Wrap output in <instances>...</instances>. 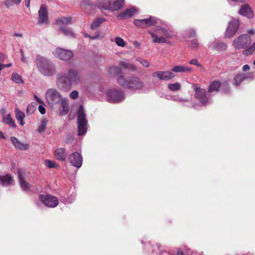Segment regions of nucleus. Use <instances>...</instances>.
Segmentation results:
<instances>
[{"label": "nucleus", "instance_id": "nucleus-1", "mask_svg": "<svg viewBox=\"0 0 255 255\" xmlns=\"http://www.w3.org/2000/svg\"><path fill=\"white\" fill-rule=\"evenodd\" d=\"M36 64L39 72L45 76L51 77L56 73L55 65L49 59L40 55L36 56Z\"/></svg>", "mask_w": 255, "mask_h": 255}, {"label": "nucleus", "instance_id": "nucleus-2", "mask_svg": "<svg viewBox=\"0 0 255 255\" xmlns=\"http://www.w3.org/2000/svg\"><path fill=\"white\" fill-rule=\"evenodd\" d=\"M117 81L119 84L124 88L135 91L142 90L144 86L142 81L134 76L126 79L123 75H120L118 78Z\"/></svg>", "mask_w": 255, "mask_h": 255}, {"label": "nucleus", "instance_id": "nucleus-3", "mask_svg": "<svg viewBox=\"0 0 255 255\" xmlns=\"http://www.w3.org/2000/svg\"><path fill=\"white\" fill-rule=\"evenodd\" d=\"M78 135H85L88 129V120L83 105H80L77 113Z\"/></svg>", "mask_w": 255, "mask_h": 255}, {"label": "nucleus", "instance_id": "nucleus-4", "mask_svg": "<svg viewBox=\"0 0 255 255\" xmlns=\"http://www.w3.org/2000/svg\"><path fill=\"white\" fill-rule=\"evenodd\" d=\"M106 96L109 102L116 104L125 100V93L121 90L111 89L107 91Z\"/></svg>", "mask_w": 255, "mask_h": 255}, {"label": "nucleus", "instance_id": "nucleus-5", "mask_svg": "<svg viewBox=\"0 0 255 255\" xmlns=\"http://www.w3.org/2000/svg\"><path fill=\"white\" fill-rule=\"evenodd\" d=\"M56 85L61 91L67 92L71 89L72 84L65 73H61L57 76Z\"/></svg>", "mask_w": 255, "mask_h": 255}, {"label": "nucleus", "instance_id": "nucleus-6", "mask_svg": "<svg viewBox=\"0 0 255 255\" xmlns=\"http://www.w3.org/2000/svg\"><path fill=\"white\" fill-rule=\"evenodd\" d=\"M251 41V37L249 35L242 34L234 39L233 45L236 49H246L250 45Z\"/></svg>", "mask_w": 255, "mask_h": 255}, {"label": "nucleus", "instance_id": "nucleus-7", "mask_svg": "<svg viewBox=\"0 0 255 255\" xmlns=\"http://www.w3.org/2000/svg\"><path fill=\"white\" fill-rule=\"evenodd\" d=\"M45 98L50 105L59 104L62 99L61 94L54 88L49 89L47 90L45 93Z\"/></svg>", "mask_w": 255, "mask_h": 255}, {"label": "nucleus", "instance_id": "nucleus-8", "mask_svg": "<svg viewBox=\"0 0 255 255\" xmlns=\"http://www.w3.org/2000/svg\"><path fill=\"white\" fill-rule=\"evenodd\" d=\"M155 31L158 34H163L166 38L170 39L174 35L173 28L165 21L161 22V26H156Z\"/></svg>", "mask_w": 255, "mask_h": 255}, {"label": "nucleus", "instance_id": "nucleus-9", "mask_svg": "<svg viewBox=\"0 0 255 255\" xmlns=\"http://www.w3.org/2000/svg\"><path fill=\"white\" fill-rule=\"evenodd\" d=\"M39 199L47 207L54 208L58 204L57 198L49 194H40L39 195Z\"/></svg>", "mask_w": 255, "mask_h": 255}, {"label": "nucleus", "instance_id": "nucleus-10", "mask_svg": "<svg viewBox=\"0 0 255 255\" xmlns=\"http://www.w3.org/2000/svg\"><path fill=\"white\" fill-rule=\"evenodd\" d=\"M67 77L72 84L78 85L82 82V76L77 69L71 68L68 70Z\"/></svg>", "mask_w": 255, "mask_h": 255}, {"label": "nucleus", "instance_id": "nucleus-11", "mask_svg": "<svg viewBox=\"0 0 255 255\" xmlns=\"http://www.w3.org/2000/svg\"><path fill=\"white\" fill-rule=\"evenodd\" d=\"M195 96L203 106H205L210 103L209 96L207 95L205 89L197 87L195 89Z\"/></svg>", "mask_w": 255, "mask_h": 255}, {"label": "nucleus", "instance_id": "nucleus-12", "mask_svg": "<svg viewBox=\"0 0 255 255\" xmlns=\"http://www.w3.org/2000/svg\"><path fill=\"white\" fill-rule=\"evenodd\" d=\"M53 54L56 57L63 61L70 60L73 56V54L71 51L60 48H56L54 52H53Z\"/></svg>", "mask_w": 255, "mask_h": 255}, {"label": "nucleus", "instance_id": "nucleus-13", "mask_svg": "<svg viewBox=\"0 0 255 255\" xmlns=\"http://www.w3.org/2000/svg\"><path fill=\"white\" fill-rule=\"evenodd\" d=\"M68 160L73 166L77 168H80L82 165L83 157L80 153L77 151L70 154Z\"/></svg>", "mask_w": 255, "mask_h": 255}, {"label": "nucleus", "instance_id": "nucleus-14", "mask_svg": "<svg viewBox=\"0 0 255 255\" xmlns=\"http://www.w3.org/2000/svg\"><path fill=\"white\" fill-rule=\"evenodd\" d=\"M175 76V75L170 71H159L152 74V77L157 78L160 80L169 81Z\"/></svg>", "mask_w": 255, "mask_h": 255}, {"label": "nucleus", "instance_id": "nucleus-15", "mask_svg": "<svg viewBox=\"0 0 255 255\" xmlns=\"http://www.w3.org/2000/svg\"><path fill=\"white\" fill-rule=\"evenodd\" d=\"M141 244L143 245L145 250H147L149 247H151L152 249L151 251L152 255H160L163 252V248L158 244L152 245L150 241H141Z\"/></svg>", "mask_w": 255, "mask_h": 255}, {"label": "nucleus", "instance_id": "nucleus-16", "mask_svg": "<svg viewBox=\"0 0 255 255\" xmlns=\"http://www.w3.org/2000/svg\"><path fill=\"white\" fill-rule=\"evenodd\" d=\"M239 26V23L238 20H233L231 21L225 33L226 37L229 38L233 36L237 32Z\"/></svg>", "mask_w": 255, "mask_h": 255}, {"label": "nucleus", "instance_id": "nucleus-17", "mask_svg": "<svg viewBox=\"0 0 255 255\" xmlns=\"http://www.w3.org/2000/svg\"><path fill=\"white\" fill-rule=\"evenodd\" d=\"M39 20L38 22L40 24L47 23L48 20V12L46 7L45 6H41L38 11Z\"/></svg>", "mask_w": 255, "mask_h": 255}, {"label": "nucleus", "instance_id": "nucleus-18", "mask_svg": "<svg viewBox=\"0 0 255 255\" xmlns=\"http://www.w3.org/2000/svg\"><path fill=\"white\" fill-rule=\"evenodd\" d=\"M239 13L249 18H251L254 16L253 11L249 5L242 6L239 10Z\"/></svg>", "mask_w": 255, "mask_h": 255}, {"label": "nucleus", "instance_id": "nucleus-19", "mask_svg": "<svg viewBox=\"0 0 255 255\" xmlns=\"http://www.w3.org/2000/svg\"><path fill=\"white\" fill-rule=\"evenodd\" d=\"M12 177L8 174L0 176V185L2 186H8L12 184Z\"/></svg>", "mask_w": 255, "mask_h": 255}, {"label": "nucleus", "instance_id": "nucleus-20", "mask_svg": "<svg viewBox=\"0 0 255 255\" xmlns=\"http://www.w3.org/2000/svg\"><path fill=\"white\" fill-rule=\"evenodd\" d=\"M10 141L14 144L15 147L21 150H26L29 147V145L27 143H23L20 142L15 137H11Z\"/></svg>", "mask_w": 255, "mask_h": 255}, {"label": "nucleus", "instance_id": "nucleus-21", "mask_svg": "<svg viewBox=\"0 0 255 255\" xmlns=\"http://www.w3.org/2000/svg\"><path fill=\"white\" fill-rule=\"evenodd\" d=\"M55 156L58 160L61 161H65L67 156L66 149L63 148H57L55 151Z\"/></svg>", "mask_w": 255, "mask_h": 255}, {"label": "nucleus", "instance_id": "nucleus-22", "mask_svg": "<svg viewBox=\"0 0 255 255\" xmlns=\"http://www.w3.org/2000/svg\"><path fill=\"white\" fill-rule=\"evenodd\" d=\"M23 175L24 173L21 170H18V178L20 186L23 190L26 191L29 190V184L24 179Z\"/></svg>", "mask_w": 255, "mask_h": 255}, {"label": "nucleus", "instance_id": "nucleus-23", "mask_svg": "<svg viewBox=\"0 0 255 255\" xmlns=\"http://www.w3.org/2000/svg\"><path fill=\"white\" fill-rule=\"evenodd\" d=\"M172 73H190L192 69L188 66L184 65H177L173 67L171 69Z\"/></svg>", "mask_w": 255, "mask_h": 255}, {"label": "nucleus", "instance_id": "nucleus-24", "mask_svg": "<svg viewBox=\"0 0 255 255\" xmlns=\"http://www.w3.org/2000/svg\"><path fill=\"white\" fill-rule=\"evenodd\" d=\"M253 74H239L237 75L235 78L234 80L236 86H239L241 83L244 80L248 78H252Z\"/></svg>", "mask_w": 255, "mask_h": 255}, {"label": "nucleus", "instance_id": "nucleus-25", "mask_svg": "<svg viewBox=\"0 0 255 255\" xmlns=\"http://www.w3.org/2000/svg\"><path fill=\"white\" fill-rule=\"evenodd\" d=\"M111 0H97V5L99 8L110 11Z\"/></svg>", "mask_w": 255, "mask_h": 255}, {"label": "nucleus", "instance_id": "nucleus-26", "mask_svg": "<svg viewBox=\"0 0 255 255\" xmlns=\"http://www.w3.org/2000/svg\"><path fill=\"white\" fill-rule=\"evenodd\" d=\"M136 9L134 7L127 8L124 12L119 14L117 17L122 19L127 17H130L133 15Z\"/></svg>", "mask_w": 255, "mask_h": 255}, {"label": "nucleus", "instance_id": "nucleus-27", "mask_svg": "<svg viewBox=\"0 0 255 255\" xmlns=\"http://www.w3.org/2000/svg\"><path fill=\"white\" fill-rule=\"evenodd\" d=\"M110 11H114L121 9L124 4V0H111Z\"/></svg>", "mask_w": 255, "mask_h": 255}, {"label": "nucleus", "instance_id": "nucleus-28", "mask_svg": "<svg viewBox=\"0 0 255 255\" xmlns=\"http://www.w3.org/2000/svg\"><path fill=\"white\" fill-rule=\"evenodd\" d=\"M62 109L60 112L61 116H64L68 114L69 110L68 100L66 98H63L60 101Z\"/></svg>", "mask_w": 255, "mask_h": 255}, {"label": "nucleus", "instance_id": "nucleus-29", "mask_svg": "<svg viewBox=\"0 0 255 255\" xmlns=\"http://www.w3.org/2000/svg\"><path fill=\"white\" fill-rule=\"evenodd\" d=\"M148 33L152 38V42L156 43H166L167 40L166 38L163 36H158L156 34L153 33L151 31H148Z\"/></svg>", "mask_w": 255, "mask_h": 255}, {"label": "nucleus", "instance_id": "nucleus-30", "mask_svg": "<svg viewBox=\"0 0 255 255\" xmlns=\"http://www.w3.org/2000/svg\"><path fill=\"white\" fill-rule=\"evenodd\" d=\"M15 117L16 120L19 122L20 125L23 126L25 124L24 119L25 118V114L20 110L16 108L14 110Z\"/></svg>", "mask_w": 255, "mask_h": 255}, {"label": "nucleus", "instance_id": "nucleus-31", "mask_svg": "<svg viewBox=\"0 0 255 255\" xmlns=\"http://www.w3.org/2000/svg\"><path fill=\"white\" fill-rule=\"evenodd\" d=\"M2 121L5 124L8 125L11 128H16V126L15 124V121L11 118L9 114L3 116L2 117Z\"/></svg>", "mask_w": 255, "mask_h": 255}, {"label": "nucleus", "instance_id": "nucleus-32", "mask_svg": "<svg viewBox=\"0 0 255 255\" xmlns=\"http://www.w3.org/2000/svg\"><path fill=\"white\" fill-rule=\"evenodd\" d=\"M145 28L150 26L155 25L157 24L159 20L156 17L153 16H149L148 18H144Z\"/></svg>", "mask_w": 255, "mask_h": 255}, {"label": "nucleus", "instance_id": "nucleus-33", "mask_svg": "<svg viewBox=\"0 0 255 255\" xmlns=\"http://www.w3.org/2000/svg\"><path fill=\"white\" fill-rule=\"evenodd\" d=\"M220 86L221 83L220 82L216 81L212 82L209 87L208 92L210 94L217 92Z\"/></svg>", "mask_w": 255, "mask_h": 255}, {"label": "nucleus", "instance_id": "nucleus-34", "mask_svg": "<svg viewBox=\"0 0 255 255\" xmlns=\"http://www.w3.org/2000/svg\"><path fill=\"white\" fill-rule=\"evenodd\" d=\"M183 36L185 38H196L197 36L196 31L194 29L189 28L185 30Z\"/></svg>", "mask_w": 255, "mask_h": 255}, {"label": "nucleus", "instance_id": "nucleus-35", "mask_svg": "<svg viewBox=\"0 0 255 255\" xmlns=\"http://www.w3.org/2000/svg\"><path fill=\"white\" fill-rule=\"evenodd\" d=\"M213 48L216 50L223 51L226 49L227 45L223 42L216 41L213 43Z\"/></svg>", "mask_w": 255, "mask_h": 255}, {"label": "nucleus", "instance_id": "nucleus-36", "mask_svg": "<svg viewBox=\"0 0 255 255\" xmlns=\"http://www.w3.org/2000/svg\"><path fill=\"white\" fill-rule=\"evenodd\" d=\"M37 106V104L35 102H32L29 104L26 109V114L28 115L33 114L36 111Z\"/></svg>", "mask_w": 255, "mask_h": 255}, {"label": "nucleus", "instance_id": "nucleus-37", "mask_svg": "<svg viewBox=\"0 0 255 255\" xmlns=\"http://www.w3.org/2000/svg\"><path fill=\"white\" fill-rule=\"evenodd\" d=\"M106 19L103 18H96L91 24V29L93 30H95L98 28L101 25V24Z\"/></svg>", "mask_w": 255, "mask_h": 255}, {"label": "nucleus", "instance_id": "nucleus-38", "mask_svg": "<svg viewBox=\"0 0 255 255\" xmlns=\"http://www.w3.org/2000/svg\"><path fill=\"white\" fill-rule=\"evenodd\" d=\"M21 1V0H4L3 4L7 7L9 8L12 6L14 4L18 5Z\"/></svg>", "mask_w": 255, "mask_h": 255}, {"label": "nucleus", "instance_id": "nucleus-39", "mask_svg": "<svg viewBox=\"0 0 255 255\" xmlns=\"http://www.w3.org/2000/svg\"><path fill=\"white\" fill-rule=\"evenodd\" d=\"M181 84L178 82L169 84L168 85V89L171 91H177L181 89Z\"/></svg>", "mask_w": 255, "mask_h": 255}, {"label": "nucleus", "instance_id": "nucleus-40", "mask_svg": "<svg viewBox=\"0 0 255 255\" xmlns=\"http://www.w3.org/2000/svg\"><path fill=\"white\" fill-rule=\"evenodd\" d=\"M12 80L17 84H21L23 83L22 77L17 73H13L11 75Z\"/></svg>", "mask_w": 255, "mask_h": 255}, {"label": "nucleus", "instance_id": "nucleus-41", "mask_svg": "<svg viewBox=\"0 0 255 255\" xmlns=\"http://www.w3.org/2000/svg\"><path fill=\"white\" fill-rule=\"evenodd\" d=\"M80 4L81 7L88 9L92 7L93 3L91 0H83Z\"/></svg>", "mask_w": 255, "mask_h": 255}, {"label": "nucleus", "instance_id": "nucleus-42", "mask_svg": "<svg viewBox=\"0 0 255 255\" xmlns=\"http://www.w3.org/2000/svg\"><path fill=\"white\" fill-rule=\"evenodd\" d=\"M60 30L67 36H72L73 35V32L68 27L61 26Z\"/></svg>", "mask_w": 255, "mask_h": 255}, {"label": "nucleus", "instance_id": "nucleus-43", "mask_svg": "<svg viewBox=\"0 0 255 255\" xmlns=\"http://www.w3.org/2000/svg\"><path fill=\"white\" fill-rule=\"evenodd\" d=\"M255 51V42L251 46H249L244 51L246 55H251Z\"/></svg>", "mask_w": 255, "mask_h": 255}, {"label": "nucleus", "instance_id": "nucleus-44", "mask_svg": "<svg viewBox=\"0 0 255 255\" xmlns=\"http://www.w3.org/2000/svg\"><path fill=\"white\" fill-rule=\"evenodd\" d=\"M109 72L112 75H119L122 73V69L118 67H113L109 69Z\"/></svg>", "mask_w": 255, "mask_h": 255}, {"label": "nucleus", "instance_id": "nucleus-45", "mask_svg": "<svg viewBox=\"0 0 255 255\" xmlns=\"http://www.w3.org/2000/svg\"><path fill=\"white\" fill-rule=\"evenodd\" d=\"M133 23L138 27L142 28H145L144 19H134L133 21Z\"/></svg>", "mask_w": 255, "mask_h": 255}, {"label": "nucleus", "instance_id": "nucleus-46", "mask_svg": "<svg viewBox=\"0 0 255 255\" xmlns=\"http://www.w3.org/2000/svg\"><path fill=\"white\" fill-rule=\"evenodd\" d=\"M47 123V121L45 120L41 121V124L38 129V132L42 133L44 132L45 129L46 128Z\"/></svg>", "mask_w": 255, "mask_h": 255}, {"label": "nucleus", "instance_id": "nucleus-47", "mask_svg": "<svg viewBox=\"0 0 255 255\" xmlns=\"http://www.w3.org/2000/svg\"><path fill=\"white\" fill-rule=\"evenodd\" d=\"M189 45L192 48H197L199 47V43L198 42L197 38H194L193 40H189L188 41Z\"/></svg>", "mask_w": 255, "mask_h": 255}, {"label": "nucleus", "instance_id": "nucleus-48", "mask_svg": "<svg viewBox=\"0 0 255 255\" xmlns=\"http://www.w3.org/2000/svg\"><path fill=\"white\" fill-rule=\"evenodd\" d=\"M115 42L118 46L122 47H124L126 45L124 40L121 37H116L115 38Z\"/></svg>", "mask_w": 255, "mask_h": 255}, {"label": "nucleus", "instance_id": "nucleus-49", "mask_svg": "<svg viewBox=\"0 0 255 255\" xmlns=\"http://www.w3.org/2000/svg\"><path fill=\"white\" fill-rule=\"evenodd\" d=\"M136 60L138 61L144 67L147 68L149 66V63L148 61L145 59L138 57L137 58Z\"/></svg>", "mask_w": 255, "mask_h": 255}, {"label": "nucleus", "instance_id": "nucleus-50", "mask_svg": "<svg viewBox=\"0 0 255 255\" xmlns=\"http://www.w3.org/2000/svg\"><path fill=\"white\" fill-rule=\"evenodd\" d=\"M71 18L70 17H63L59 19L58 22L62 24L70 23Z\"/></svg>", "mask_w": 255, "mask_h": 255}, {"label": "nucleus", "instance_id": "nucleus-51", "mask_svg": "<svg viewBox=\"0 0 255 255\" xmlns=\"http://www.w3.org/2000/svg\"><path fill=\"white\" fill-rule=\"evenodd\" d=\"M45 162L46 166L49 168H54L56 167L55 162L50 160L46 159Z\"/></svg>", "mask_w": 255, "mask_h": 255}, {"label": "nucleus", "instance_id": "nucleus-52", "mask_svg": "<svg viewBox=\"0 0 255 255\" xmlns=\"http://www.w3.org/2000/svg\"><path fill=\"white\" fill-rule=\"evenodd\" d=\"M169 99L174 101L179 102H188V100L187 99H183L178 98L177 97H175V96H170V98Z\"/></svg>", "mask_w": 255, "mask_h": 255}, {"label": "nucleus", "instance_id": "nucleus-53", "mask_svg": "<svg viewBox=\"0 0 255 255\" xmlns=\"http://www.w3.org/2000/svg\"><path fill=\"white\" fill-rule=\"evenodd\" d=\"M189 63L191 65H196V66H197L198 67H202V65L198 62L197 59H193L191 60L189 62Z\"/></svg>", "mask_w": 255, "mask_h": 255}, {"label": "nucleus", "instance_id": "nucleus-54", "mask_svg": "<svg viewBox=\"0 0 255 255\" xmlns=\"http://www.w3.org/2000/svg\"><path fill=\"white\" fill-rule=\"evenodd\" d=\"M79 96V93L77 91L74 90L69 95V97L71 99L75 100L77 99Z\"/></svg>", "mask_w": 255, "mask_h": 255}, {"label": "nucleus", "instance_id": "nucleus-55", "mask_svg": "<svg viewBox=\"0 0 255 255\" xmlns=\"http://www.w3.org/2000/svg\"><path fill=\"white\" fill-rule=\"evenodd\" d=\"M130 63H129L127 61H122L120 62V65L125 68H128L129 65Z\"/></svg>", "mask_w": 255, "mask_h": 255}, {"label": "nucleus", "instance_id": "nucleus-56", "mask_svg": "<svg viewBox=\"0 0 255 255\" xmlns=\"http://www.w3.org/2000/svg\"><path fill=\"white\" fill-rule=\"evenodd\" d=\"M127 69L132 72H135L137 70L136 66L130 64H129L128 67Z\"/></svg>", "mask_w": 255, "mask_h": 255}, {"label": "nucleus", "instance_id": "nucleus-57", "mask_svg": "<svg viewBox=\"0 0 255 255\" xmlns=\"http://www.w3.org/2000/svg\"><path fill=\"white\" fill-rule=\"evenodd\" d=\"M38 110H39V112L42 115L44 114L46 112L45 108L43 106H42V105L39 106Z\"/></svg>", "mask_w": 255, "mask_h": 255}, {"label": "nucleus", "instance_id": "nucleus-58", "mask_svg": "<svg viewBox=\"0 0 255 255\" xmlns=\"http://www.w3.org/2000/svg\"><path fill=\"white\" fill-rule=\"evenodd\" d=\"M34 99L39 104H44V102L41 100L40 98H39L38 96L36 95H34Z\"/></svg>", "mask_w": 255, "mask_h": 255}, {"label": "nucleus", "instance_id": "nucleus-59", "mask_svg": "<svg viewBox=\"0 0 255 255\" xmlns=\"http://www.w3.org/2000/svg\"><path fill=\"white\" fill-rule=\"evenodd\" d=\"M5 59V56L4 55L0 52V63H2L4 61Z\"/></svg>", "mask_w": 255, "mask_h": 255}, {"label": "nucleus", "instance_id": "nucleus-60", "mask_svg": "<svg viewBox=\"0 0 255 255\" xmlns=\"http://www.w3.org/2000/svg\"><path fill=\"white\" fill-rule=\"evenodd\" d=\"M90 38L92 40H96V39H100V36L99 34H97L95 36H91Z\"/></svg>", "mask_w": 255, "mask_h": 255}, {"label": "nucleus", "instance_id": "nucleus-61", "mask_svg": "<svg viewBox=\"0 0 255 255\" xmlns=\"http://www.w3.org/2000/svg\"><path fill=\"white\" fill-rule=\"evenodd\" d=\"M250 68V67L249 65L248 64H246V65H245L243 67L242 69L244 71H246L247 70H249Z\"/></svg>", "mask_w": 255, "mask_h": 255}, {"label": "nucleus", "instance_id": "nucleus-62", "mask_svg": "<svg viewBox=\"0 0 255 255\" xmlns=\"http://www.w3.org/2000/svg\"><path fill=\"white\" fill-rule=\"evenodd\" d=\"M133 45L136 48H139L140 45V43L138 42L137 41H134L133 42Z\"/></svg>", "mask_w": 255, "mask_h": 255}, {"label": "nucleus", "instance_id": "nucleus-63", "mask_svg": "<svg viewBox=\"0 0 255 255\" xmlns=\"http://www.w3.org/2000/svg\"><path fill=\"white\" fill-rule=\"evenodd\" d=\"M30 2V0H25V4L27 7H29Z\"/></svg>", "mask_w": 255, "mask_h": 255}, {"label": "nucleus", "instance_id": "nucleus-64", "mask_svg": "<svg viewBox=\"0 0 255 255\" xmlns=\"http://www.w3.org/2000/svg\"><path fill=\"white\" fill-rule=\"evenodd\" d=\"M177 255H184V254L182 251H178Z\"/></svg>", "mask_w": 255, "mask_h": 255}]
</instances>
